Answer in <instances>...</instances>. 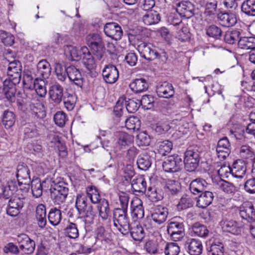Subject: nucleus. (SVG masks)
<instances>
[{
	"instance_id": "1",
	"label": "nucleus",
	"mask_w": 255,
	"mask_h": 255,
	"mask_svg": "<svg viewBox=\"0 0 255 255\" xmlns=\"http://www.w3.org/2000/svg\"><path fill=\"white\" fill-rule=\"evenodd\" d=\"M23 188L21 187L17 189L13 184L11 190L8 206L6 208V213L10 216L16 217L19 213L25 202V194Z\"/></svg>"
},
{
	"instance_id": "2",
	"label": "nucleus",
	"mask_w": 255,
	"mask_h": 255,
	"mask_svg": "<svg viewBox=\"0 0 255 255\" xmlns=\"http://www.w3.org/2000/svg\"><path fill=\"white\" fill-rule=\"evenodd\" d=\"M50 197L55 205H61L65 202L69 192L68 184L60 180L53 181L50 189Z\"/></svg>"
},
{
	"instance_id": "3",
	"label": "nucleus",
	"mask_w": 255,
	"mask_h": 255,
	"mask_svg": "<svg viewBox=\"0 0 255 255\" xmlns=\"http://www.w3.org/2000/svg\"><path fill=\"white\" fill-rule=\"evenodd\" d=\"M113 215L114 226L123 235H128L129 231L130 224L128 211L117 208L113 210Z\"/></svg>"
},
{
	"instance_id": "4",
	"label": "nucleus",
	"mask_w": 255,
	"mask_h": 255,
	"mask_svg": "<svg viewBox=\"0 0 255 255\" xmlns=\"http://www.w3.org/2000/svg\"><path fill=\"white\" fill-rule=\"evenodd\" d=\"M167 232L170 239L175 242L180 241L184 235V226L183 223L176 221L172 218L168 222Z\"/></svg>"
},
{
	"instance_id": "5",
	"label": "nucleus",
	"mask_w": 255,
	"mask_h": 255,
	"mask_svg": "<svg viewBox=\"0 0 255 255\" xmlns=\"http://www.w3.org/2000/svg\"><path fill=\"white\" fill-rule=\"evenodd\" d=\"M87 42L97 59L101 60L104 54V46L100 36L98 34H89L87 37Z\"/></svg>"
},
{
	"instance_id": "6",
	"label": "nucleus",
	"mask_w": 255,
	"mask_h": 255,
	"mask_svg": "<svg viewBox=\"0 0 255 255\" xmlns=\"http://www.w3.org/2000/svg\"><path fill=\"white\" fill-rule=\"evenodd\" d=\"M30 171L28 166L24 164H19L17 166L16 177L18 184L20 187L22 185L23 187V191L25 193H27L29 188L31 179Z\"/></svg>"
},
{
	"instance_id": "7",
	"label": "nucleus",
	"mask_w": 255,
	"mask_h": 255,
	"mask_svg": "<svg viewBox=\"0 0 255 255\" xmlns=\"http://www.w3.org/2000/svg\"><path fill=\"white\" fill-rule=\"evenodd\" d=\"M199 153L194 149H188L184 154V164L185 169L189 172L195 170L199 165Z\"/></svg>"
},
{
	"instance_id": "8",
	"label": "nucleus",
	"mask_w": 255,
	"mask_h": 255,
	"mask_svg": "<svg viewBox=\"0 0 255 255\" xmlns=\"http://www.w3.org/2000/svg\"><path fill=\"white\" fill-rule=\"evenodd\" d=\"M182 165V159L178 155L168 156L162 163L163 170L170 173L178 172L181 169Z\"/></svg>"
},
{
	"instance_id": "9",
	"label": "nucleus",
	"mask_w": 255,
	"mask_h": 255,
	"mask_svg": "<svg viewBox=\"0 0 255 255\" xmlns=\"http://www.w3.org/2000/svg\"><path fill=\"white\" fill-rule=\"evenodd\" d=\"M138 50L143 58L149 61L160 57L159 53L155 49L154 46L150 43H140L138 46Z\"/></svg>"
},
{
	"instance_id": "10",
	"label": "nucleus",
	"mask_w": 255,
	"mask_h": 255,
	"mask_svg": "<svg viewBox=\"0 0 255 255\" xmlns=\"http://www.w3.org/2000/svg\"><path fill=\"white\" fill-rule=\"evenodd\" d=\"M16 240L19 244L20 251L25 254H32L35 249V242L27 235L22 234L17 237Z\"/></svg>"
},
{
	"instance_id": "11",
	"label": "nucleus",
	"mask_w": 255,
	"mask_h": 255,
	"mask_svg": "<svg viewBox=\"0 0 255 255\" xmlns=\"http://www.w3.org/2000/svg\"><path fill=\"white\" fill-rule=\"evenodd\" d=\"M20 81L8 77L3 81L2 92L8 100L12 101L14 99L16 91V86L19 83Z\"/></svg>"
},
{
	"instance_id": "12",
	"label": "nucleus",
	"mask_w": 255,
	"mask_h": 255,
	"mask_svg": "<svg viewBox=\"0 0 255 255\" xmlns=\"http://www.w3.org/2000/svg\"><path fill=\"white\" fill-rule=\"evenodd\" d=\"M68 78L72 85L78 88H82L84 83V78L79 69L74 65L68 66Z\"/></svg>"
},
{
	"instance_id": "13",
	"label": "nucleus",
	"mask_w": 255,
	"mask_h": 255,
	"mask_svg": "<svg viewBox=\"0 0 255 255\" xmlns=\"http://www.w3.org/2000/svg\"><path fill=\"white\" fill-rule=\"evenodd\" d=\"M176 11L187 18L194 15V5L189 1H181L175 3Z\"/></svg>"
},
{
	"instance_id": "14",
	"label": "nucleus",
	"mask_w": 255,
	"mask_h": 255,
	"mask_svg": "<svg viewBox=\"0 0 255 255\" xmlns=\"http://www.w3.org/2000/svg\"><path fill=\"white\" fill-rule=\"evenodd\" d=\"M104 31L107 36L115 40L121 39L123 33L121 27L116 22L106 23Z\"/></svg>"
},
{
	"instance_id": "15",
	"label": "nucleus",
	"mask_w": 255,
	"mask_h": 255,
	"mask_svg": "<svg viewBox=\"0 0 255 255\" xmlns=\"http://www.w3.org/2000/svg\"><path fill=\"white\" fill-rule=\"evenodd\" d=\"M102 75L106 83L114 84L119 78V71L115 65H108L103 69Z\"/></svg>"
},
{
	"instance_id": "16",
	"label": "nucleus",
	"mask_w": 255,
	"mask_h": 255,
	"mask_svg": "<svg viewBox=\"0 0 255 255\" xmlns=\"http://www.w3.org/2000/svg\"><path fill=\"white\" fill-rule=\"evenodd\" d=\"M239 214L242 219L249 222H255V209L251 203H248L240 207Z\"/></svg>"
},
{
	"instance_id": "17",
	"label": "nucleus",
	"mask_w": 255,
	"mask_h": 255,
	"mask_svg": "<svg viewBox=\"0 0 255 255\" xmlns=\"http://www.w3.org/2000/svg\"><path fill=\"white\" fill-rule=\"evenodd\" d=\"M220 224L224 232L234 235H239L241 233V227L236 221L233 220L223 219Z\"/></svg>"
},
{
	"instance_id": "18",
	"label": "nucleus",
	"mask_w": 255,
	"mask_h": 255,
	"mask_svg": "<svg viewBox=\"0 0 255 255\" xmlns=\"http://www.w3.org/2000/svg\"><path fill=\"white\" fill-rule=\"evenodd\" d=\"M217 14V1H207L205 4L204 16L207 23L213 22Z\"/></svg>"
},
{
	"instance_id": "19",
	"label": "nucleus",
	"mask_w": 255,
	"mask_h": 255,
	"mask_svg": "<svg viewBox=\"0 0 255 255\" xmlns=\"http://www.w3.org/2000/svg\"><path fill=\"white\" fill-rule=\"evenodd\" d=\"M82 51L84 52V55L82 58V63L85 67L90 72L95 70L97 67L96 62L99 60L90 53L88 48H84Z\"/></svg>"
},
{
	"instance_id": "20",
	"label": "nucleus",
	"mask_w": 255,
	"mask_h": 255,
	"mask_svg": "<svg viewBox=\"0 0 255 255\" xmlns=\"http://www.w3.org/2000/svg\"><path fill=\"white\" fill-rule=\"evenodd\" d=\"M156 93L160 97L170 98L174 94L172 85L167 82L159 83L156 88Z\"/></svg>"
},
{
	"instance_id": "21",
	"label": "nucleus",
	"mask_w": 255,
	"mask_h": 255,
	"mask_svg": "<svg viewBox=\"0 0 255 255\" xmlns=\"http://www.w3.org/2000/svg\"><path fill=\"white\" fill-rule=\"evenodd\" d=\"M208 186V184L205 179L198 178L191 182L189 189L193 194L198 195L206 191Z\"/></svg>"
},
{
	"instance_id": "22",
	"label": "nucleus",
	"mask_w": 255,
	"mask_h": 255,
	"mask_svg": "<svg viewBox=\"0 0 255 255\" xmlns=\"http://www.w3.org/2000/svg\"><path fill=\"white\" fill-rule=\"evenodd\" d=\"M168 214L167 208L158 206L153 209L151 217L155 223L160 225L166 221Z\"/></svg>"
},
{
	"instance_id": "23",
	"label": "nucleus",
	"mask_w": 255,
	"mask_h": 255,
	"mask_svg": "<svg viewBox=\"0 0 255 255\" xmlns=\"http://www.w3.org/2000/svg\"><path fill=\"white\" fill-rule=\"evenodd\" d=\"M21 72L22 66L19 61L14 60L9 63L7 70V77L20 80Z\"/></svg>"
},
{
	"instance_id": "24",
	"label": "nucleus",
	"mask_w": 255,
	"mask_h": 255,
	"mask_svg": "<svg viewBox=\"0 0 255 255\" xmlns=\"http://www.w3.org/2000/svg\"><path fill=\"white\" fill-rule=\"evenodd\" d=\"M131 213L133 218L141 219L144 217V212L142 202L140 199L135 198L130 202Z\"/></svg>"
},
{
	"instance_id": "25",
	"label": "nucleus",
	"mask_w": 255,
	"mask_h": 255,
	"mask_svg": "<svg viewBox=\"0 0 255 255\" xmlns=\"http://www.w3.org/2000/svg\"><path fill=\"white\" fill-rule=\"evenodd\" d=\"M130 90L134 93H140L146 91L149 87L146 80L143 78L133 80L129 84Z\"/></svg>"
},
{
	"instance_id": "26",
	"label": "nucleus",
	"mask_w": 255,
	"mask_h": 255,
	"mask_svg": "<svg viewBox=\"0 0 255 255\" xmlns=\"http://www.w3.org/2000/svg\"><path fill=\"white\" fill-rule=\"evenodd\" d=\"M152 151L145 152L140 154L137 160L136 163L138 168L142 170H147L152 163L151 156L154 154Z\"/></svg>"
},
{
	"instance_id": "27",
	"label": "nucleus",
	"mask_w": 255,
	"mask_h": 255,
	"mask_svg": "<svg viewBox=\"0 0 255 255\" xmlns=\"http://www.w3.org/2000/svg\"><path fill=\"white\" fill-rule=\"evenodd\" d=\"M246 171V164L242 159H239L235 161L231 168V173L236 178H243L245 175Z\"/></svg>"
},
{
	"instance_id": "28",
	"label": "nucleus",
	"mask_w": 255,
	"mask_h": 255,
	"mask_svg": "<svg viewBox=\"0 0 255 255\" xmlns=\"http://www.w3.org/2000/svg\"><path fill=\"white\" fill-rule=\"evenodd\" d=\"M51 68L46 60H40L37 64L36 75L43 79H47L51 74Z\"/></svg>"
},
{
	"instance_id": "29",
	"label": "nucleus",
	"mask_w": 255,
	"mask_h": 255,
	"mask_svg": "<svg viewBox=\"0 0 255 255\" xmlns=\"http://www.w3.org/2000/svg\"><path fill=\"white\" fill-rule=\"evenodd\" d=\"M49 94L50 99L54 102L59 104L62 100L63 88L59 84H55L50 87Z\"/></svg>"
},
{
	"instance_id": "30",
	"label": "nucleus",
	"mask_w": 255,
	"mask_h": 255,
	"mask_svg": "<svg viewBox=\"0 0 255 255\" xmlns=\"http://www.w3.org/2000/svg\"><path fill=\"white\" fill-rule=\"evenodd\" d=\"M214 195L212 192L205 191L201 193L197 200V206L201 208H205L210 205L214 199Z\"/></svg>"
},
{
	"instance_id": "31",
	"label": "nucleus",
	"mask_w": 255,
	"mask_h": 255,
	"mask_svg": "<svg viewBox=\"0 0 255 255\" xmlns=\"http://www.w3.org/2000/svg\"><path fill=\"white\" fill-rule=\"evenodd\" d=\"M188 252L191 255H200L203 251V246L200 241L191 239L187 241Z\"/></svg>"
},
{
	"instance_id": "32",
	"label": "nucleus",
	"mask_w": 255,
	"mask_h": 255,
	"mask_svg": "<svg viewBox=\"0 0 255 255\" xmlns=\"http://www.w3.org/2000/svg\"><path fill=\"white\" fill-rule=\"evenodd\" d=\"M218 18L222 25L225 27L234 26L237 22L236 15L233 13H221L218 14Z\"/></svg>"
},
{
	"instance_id": "33",
	"label": "nucleus",
	"mask_w": 255,
	"mask_h": 255,
	"mask_svg": "<svg viewBox=\"0 0 255 255\" xmlns=\"http://www.w3.org/2000/svg\"><path fill=\"white\" fill-rule=\"evenodd\" d=\"M41 129L33 124H28L25 125L24 129L25 138H36L41 134Z\"/></svg>"
},
{
	"instance_id": "34",
	"label": "nucleus",
	"mask_w": 255,
	"mask_h": 255,
	"mask_svg": "<svg viewBox=\"0 0 255 255\" xmlns=\"http://www.w3.org/2000/svg\"><path fill=\"white\" fill-rule=\"evenodd\" d=\"M46 207L42 204H39L36 209V219L38 226L43 228L46 225Z\"/></svg>"
},
{
	"instance_id": "35",
	"label": "nucleus",
	"mask_w": 255,
	"mask_h": 255,
	"mask_svg": "<svg viewBox=\"0 0 255 255\" xmlns=\"http://www.w3.org/2000/svg\"><path fill=\"white\" fill-rule=\"evenodd\" d=\"M172 128L176 131H178L181 134H186L189 131V125L184 119L180 120L175 119L171 122Z\"/></svg>"
},
{
	"instance_id": "36",
	"label": "nucleus",
	"mask_w": 255,
	"mask_h": 255,
	"mask_svg": "<svg viewBox=\"0 0 255 255\" xmlns=\"http://www.w3.org/2000/svg\"><path fill=\"white\" fill-rule=\"evenodd\" d=\"M129 231L132 238L136 241H140L144 237V230L140 225L129 224Z\"/></svg>"
},
{
	"instance_id": "37",
	"label": "nucleus",
	"mask_w": 255,
	"mask_h": 255,
	"mask_svg": "<svg viewBox=\"0 0 255 255\" xmlns=\"http://www.w3.org/2000/svg\"><path fill=\"white\" fill-rule=\"evenodd\" d=\"M131 187L134 192L145 193L146 191V182L142 176L134 178L131 181Z\"/></svg>"
},
{
	"instance_id": "38",
	"label": "nucleus",
	"mask_w": 255,
	"mask_h": 255,
	"mask_svg": "<svg viewBox=\"0 0 255 255\" xmlns=\"http://www.w3.org/2000/svg\"><path fill=\"white\" fill-rule=\"evenodd\" d=\"M92 206L87 203V196L84 194H79L77 195L75 207L78 211L79 214L81 215L88 207Z\"/></svg>"
},
{
	"instance_id": "39",
	"label": "nucleus",
	"mask_w": 255,
	"mask_h": 255,
	"mask_svg": "<svg viewBox=\"0 0 255 255\" xmlns=\"http://www.w3.org/2000/svg\"><path fill=\"white\" fill-rule=\"evenodd\" d=\"M160 18V15L157 11L150 10L144 15L143 21L145 25H150L158 23Z\"/></svg>"
},
{
	"instance_id": "40",
	"label": "nucleus",
	"mask_w": 255,
	"mask_h": 255,
	"mask_svg": "<svg viewBox=\"0 0 255 255\" xmlns=\"http://www.w3.org/2000/svg\"><path fill=\"white\" fill-rule=\"evenodd\" d=\"M99 203L98 210L99 216L103 220H106L108 219L110 212L109 202L105 199H102Z\"/></svg>"
},
{
	"instance_id": "41",
	"label": "nucleus",
	"mask_w": 255,
	"mask_h": 255,
	"mask_svg": "<svg viewBox=\"0 0 255 255\" xmlns=\"http://www.w3.org/2000/svg\"><path fill=\"white\" fill-rule=\"evenodd\" d=\"M239 47L245 50L255 49V37H240L238 42Z\"/></svg>"
},
{
	"instance_id": "42",
	"label": "nucleus",
	"mask_w": 255,
	"mask_h": 255,
	"mask_svg": "<svg viewBox=\"0 0 255 255\" xmlns=\"http://www.w3.org/2000/svg\"><path fill=\"white\" fill-rule=\"evenodd\" d=\"M80 218L85 222V225H89L94 223V219L96 217V212L94 211L93 207H88L87 209L85 210Z\"/></svg>"
},
{
	"instance_id": "43",
	"label": "nucleus",
	"mask_w": 255,
	"mask_h": 255,
	"mask_svg": "<svg viewBox=\"0 0 255 255\" xmlns=\"http://www.w3.org/2000/svg\"><path fill=\"white\" fill-rule=\"evenodd\" d=\"M48 218L51 225L53 226L58 225L62 219L61 211L56 208L51 209L48 213Z\"/></svg>"
},
{
	"instance_id": "44",
	"label": "nucleus",
	"mask_w": 255,
	"mask_h": 255,
	"mask_svg": "<svg viewBox=\"0 0 255 255\" xmlns=\"http://www.w3.org/2000/svg\"><path fill=\"white\" fill-rule=\"evenodd\" d=\"M15 122L14 114L9 110H6L3 112L2 117V123L6 128L12 127Z\"/></svg>"
},
{
	"instance_id": "45",
	"label": "nucleus",
	"mask_w": 255,
	"mask_h": 255,
	"mask_svg": "<svg viewBox=\"0 0 255 255\" xmlns=\"http://www.w3.org/2000/svg\"><path fill=\"white\" fill-rule=\"evenodd\" d=\"M68 66L57 63L55 66V72L57 79L61 82H64L68 77Z\"/></svg>"
},
{
	"instance_id": "46",
	"label": "nucleus",
	"mask_w": 255,
	"mask_h": 255,
	"mask_svg": "<svg viewBox=\"0 0 255 255\" xmlns=\"http://www.w3.org/2000/svg\"><path fill=\"white\" fill-rule=\"evenodd\" d=\"M208 255H223L224 247L222 243L216 242L213 243L207 248Z\"/></svg>"
},
{
	"instance_id": "47",
	"label": "nucleus",
	"mask_w": 255,
	"mask_h": 255,
	"mask_svg": "<svg viewBox=\"0 0 255 255\" xmlns=\"http://www.w3.org/2000/svg\"><path fill=\"white\" fill-rule=\"evenodd\" d=\"M87 197L90 199L91 202L96 204L100 202L102 199L98 192V189L94 186H89L86 188Z\"/></svg>"
},
{
	"instance_id": "48",
	"label": "nucleus",
	"mask_w": 255,
	"mask_h": 255,
	"mask_svg": "<svg viewBox=\"0 0 255 255\" xmlns=\"http://www.w3.org/2000/svg\"><path fill=\"white\" fill-rule=\"evenodd\" d=\"M242 11L249 16H255V0H246L242 4Z\"/></svg>"
},
{
	"instance_id": "49",
	"label": "nucleus",
	"mask_w": 255,
	"mask_h": 255,
	"mask_svg": "<svg viewBox=\"0 0 255 255\" xmlns=\"http://www.w3.org/2000/svg\"><path fill=\"white\" fill-rule=\"evenodd\" d=\"M133 141V137L125 132H120L118 135V143L121 148L130 144Z\"/></svg>"
},
{
	"instance_id": "50",
	"label": "nucleus",
	"mask_w": 255,
	"mask_h": 255,
	"mask_svg": "<svg viewBox=\"0 0 255 255\" xmlns=\"http://www.w3.org/2000/svg\"><path fill=\"white\" fill-rule=\"evenodd\" d=\"M192 230L195 235L202 238L207 237L209 232L206 226L198 222L193 225Z\"/></svg>"
},
{
	"instance_id": "51",
	"label": "nucleus",
	"mask_w": 255,
	"mask_h": 255,
	"mask_svg": "<svg viewBox=\"0 0 255 255\" xmlns=\"http://www.w3.org/2000/svg\"><path fill=\"white\" fill-rule=\"evenodd\" d=\"M240 35L241 33L238 30L227 31L224 35V41L230 44H234L237 42L238 43Z\"/></svg>"
},
{
	"instance_id": "52",
	"label": "nucleus",
	"mask_w": 255,
	"mask_h": 255,
	"mask_svg": "<svg viewBox=\"0 0 255 255\" xmlns=\"http://www.w3.org/2000/svg\"><path fill=\"white\" fill-rule=\"evenodd\" d=\"M31 189L33 196L36 198L40 197L42 194V186L39 178L30 181Z\"/></svg>"
},
{
	"instance_id": "53",
	"label": "nucleus",
	"mask_w": 255,
	"mask_h": 255,
	"mask_svg": "<svg viewBox=\"0 0 255 255\" xmlns=\"http://www.w3.org/2000/svg\"><path fill=\"white\" fill-rule=\"evenodd\" d=\"M64 231L65 235L70 238L76 239L79 237V231L75 223H69Z\"/></svg>"
},
{
	"instance_id": "54",
	"label": "nucleus",
	"mask_w": 255,
	"mask_h": 255,
	"mask_svg": "<svg viewBox=\"0 0 255 255\" xmlns=\"http://www.w3.org/2000/svg\"><path fill=\"white\" fill-rule=\"evenodd\" d=\"M217 185L220 190L228 194L234 193L236 191V188L233 183L224 180L219 181Z\"/></svg>"
},
{
	"instance_id": "55",
	"label": "nucleus",
	"mask_w": 255,
	"mask_h": 255,
	"mask_svg": "<svg viewBox=\"0 0 255 255\" xmlns=\"http://www.w3.org/2000/svg\"><path fill=\"white\" fill-rule=\"evenodd\" d=\"M35 82L33 89H35L38 96L41 97H44L47 92L45 81L41 79L37 78H35Z\"/></svg>"
},
{
	"instance_id": "56",
	"label": "nucleus",
	"mask_w": 255,
	"mask_h": 255,
	"mask_svg": "<svg viewBox=\"0 0 255 255\" xmlns=\"http://www.w3.org/2000/svg\"><path fill=\"white\" fill-rule=\"evenodd\" d=\"M166 192L172 194H177L180 189V184L175 180H168L164 187Z\"/></svg>"
},
{
	"instance_id": "57",
	"label": "nucleus",
	"mask_w": 255,
	"mask_h": 255,
	"mask_svg": "<svg viewBox=\"0 0 255 255\" xmlns=\"http://www.w3.org/2000/svg\"><path fill=\"white\" fill-rule=\"evenodd\" d=\"M125 105L127 111L129 113H135L140 107L139 100L135 99L125 101Z\"/></svg>"
},
{
	"instance_id": "58",
	"label": "nucleus",
	"mask_w": 255,
	"mask_h": 255,
	"mask_svg": "<svg viewBox=\"0 0 255 255\" xmlns=\"http://www.w3.org/2000/svg\"><path fill=\"white\" fill-rule=\"evenodd\" d=\"M154 97L151 95H144L139 100L140 105H141L144 109L149 110L151 109L154 105Z\"/></svg>"
},
{
	"instance_id": "59",
	"label": "nucleus",
	"mask_w": 255,
	"mask_h": 255,
	"mask_svg": "<svg viewBox=\"0 0 255 255\" xmlns=\"http://www.w3.org/2000/svg\"><path fill=\"white\" fill-rule=\"evenodd\" d=\"M172 143L168 140L160 142L158 146V150L162 155H165L169 153L172 149Z\"/></svg>"
},
{
	"instance_id": "60",
	"label": "nucleus",
	"mask_w": 255,
	"mask_h": 255,
	"mask_svg": "<svg viewBox=\"0 0 255 255\" xmlns=\"http://www.w3.org/2000/svg\"><path fill=\"white\" fill-rule=\"evenodd\" d=\"M125 125L129 130L138 129L140 127V121L135 117H130L125 120Z\"/></svg>"
},
{
	"instance_id": "61",
	"label": "nucleus",
	"mask_w": 255,
	"mask_h": 255,
	"mask_svg": "<svg viewBox=\"0 0 255 255\" xmlns=\"http://www.w3.org/2000/svg\"><path fill=\"white\" fill-rule=\"evenodd\" d=\"M206 34L210 37L215 39H219L222 35L221 28L215 25H212L206 29Z\"/></svg>"
},
{
	"instance_id": "62",
	"label": "nucleus",
	"mask_w": 255,
	"mask_h": 255,
	"mask_svg": "<svg viewBox=\"0 0 255 255\" xmlns=\"http://www.w3.org/2000/svg\"><path fill=\"white\" fill-rule=\"evenodd\" d=\"M240 154L241 156L246 159H255L254 152L253 149L248 145H243L240 148Z\"/></svg>"
},
{
	"instance_id": "63",
	"label": "nucleus",
	"mask_w": 255,
	"mask_h": 255,
	"mask_svg": "<svg viewBox=\"0 0 255 255\" xmlns=\"http://www.w3.org/2000/svg\"><path fill=\"white\" fill-rule=\"evenodd\" d=\"M67 120V116L63 111H58L54 116L55 124L60 127L64 126Z\"/></svg>"
},
{
	"instance_id": "64",
	"label": "nucleus",
	"mask_w": 255,
	"mask_h": 255,
	"mask_svg": "<svg viewBox=\"0 0 255 255\" xmlns=\"http://www.w3.org/2000/svg\"><path fill=\"white\" fill-rule=\"evenodd\" d=\"M180 252V248L176 243H170L166 244L165 248L166 255H178Z\"/></svg>"
}]
</instances>
